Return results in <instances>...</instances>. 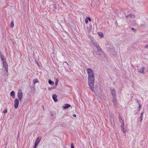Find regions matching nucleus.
<instances>
[{"instance_id":"nucleus-4","label":"nucleus","mask_w":148,"mask_h":148,"mask_svg":"<svg viewBox=\"0 0 148 148\" xmlns=\"http://www.w3.org/2000/svg\"><path fill=\"white\" fill-rule=\"evenodd\" d=\"M17 96L20 101H21L23 97V93H22V91L21 89H19L18 90Z\"/></svg>"},{"instance_id":"nucleus-17","label":"nucleus","mask_w":148,"mask_h":148,"mask_svg":"<svg viewBox=\"0 0 148 148\" xmlns=\"http://www.w3.org/2000/svg\"><path fill=\"white\" fill-rule=\"evenodd\" d=\"M143 112H142L141 114L140 115V121H142L143 120Z\"/></svg>"},{"instance_id":"nucleus-37","label":"nucleus","mask_w":148,"mask_h":148,"mask_svg":"<svg viewBox=\"0 0 148 148\" xmlns=\"http://www.w3.org/2000/svg\"><path fill=\"white\" fill-rule=\"evenodd\" d=\"M36 147L34 146L33 148H36Z\"/></svg>"},{"instance_id":"nucleus-2","label":"nucleus","mask_w":148,"mask_h":148,"mask_svg":"<svg viewBox=\"0 0 148 148\" xmlns=\"http://www.w3.org/2000/svg\"><path fill=\"white\" fill-rule=\"evenodd\" d=\"M92 43L93 45H94V46L96 47L97 50L98 51L101 52V55L100 54L99 55L100 56L99 57V58L101 60H104V58L105 57V55L102 51L101 49L99 47V44L96 42V41L95 40L92 41Z\"/></svg>"},{"instance_id":"nucleus-27","label":"nucleus","mask_w":148,"mask_h":148,"mask_svg":"<svg viewBox=\"0 0 148 148\" xmlns=\"http://www.w3.org/2000/svg\"><path fill=\"white\" fill-rule=\"evenodd\" d=\"M86 18L89 21H91V19L89 17H87Z\"/></svg>"},{"instance_id":"nucleus-39","label":"nucleus","mask_w":148,"mask_h":148,"mask_svg":"<svg viewBox=\"0 0 148 148\" xmlns=\"http://www.w3.org/2000/svg\"><path fill=\"white\" fill-rule=\"evenodd\" d=\"M37 64H38V62H37Z\"/></svg>"},{"instance_id":"nucleus-26","label":"nucleus","mask_w":148,"mask_h":148,"mask_svg":"<svg viewBox=\"0 0 148 148\" xmlns=\"http://www.w3.org/2000/svg\"><path fill=\"white\" fill-rule=\"evenodd\" d=\"M85 22L86 24H87L88 23V20L86 18L85 20Z\"/></svg>"},{"instance_id":"nucleus-35","label":"nucleus","mask_w":148,"mask_h":148,"mask_svg":"<svg viewBox=\"0 0 148 148\" xmlns=\"http://www.w3.org/2000/svg\"><path fill=\"white\" fill-rule=\"evenodd\" d=\"M43 3H44V4H45V2L44 1H43Z\"/></svg>"},{"instance_id":"nucleus-29","label":"nucleus","mask_w":148,"mask_h":148,"mask_svg":"<svg viewBox=\"0 0 148 148\" xmlns=\"http://www.w3.org/2000/svg\"><path fill=\"white\" fill-rule=\"evenodd\" d=\"M7 112V109L6 108L4 110V111L3 112H4V113H6Z\"/></svg>"},{"instance_id":"nucleus-6","label":"nucleus","mask_w":148,"mask_h":148,"mask_svg":"<svg viewBox=\"0 0 148 148\" xmlns=\"http://www.w3.org/2000/svg\"><path fill=\"white\" fill-rule=\"evenodd\" d=\"M112 101L114 103V106L115 107H117L118 104L116 102V97H113L112 99Z\"/></svg>"},{"instance_id":"nucleus-24","label":"nucleus","mask_w":148,"mask_h":148,"mask_svg":"<svg viewBox=\"0 0 148 148\" xmlns=\"http://www.w3.org/2000/svg\"><path fill=\"white\" fill-rule=\"evenodd\" d=\"M11 26L12 27H13L14 26V23L13 22H12L10 23Z\"/></svg>"},{"instance_id":"nucleus-16","label":"nucleus","mask_w":148,"mask_h":148,"mask_svg":"<svg viewBox=\"0 0 148 148\" xmlns=\"http://www.w3.org/2000/svg\"><path fill=\"white\" fill-rule=\"evenodd\" d=\"M48 83L49 84L52 85H53L54 84V83L53 82L51 81L50 79L49 80Z\"/></svg>"},{"instance_id":"nucleus-15","label":"nucleus","mask_w":148,"mask_h":148,"mask_svg":"<svg viewBox=\"0 0 148 148\" xmlns=\"http://www.w3.org/2000/svg\"><path fill=\"white\" fill-rule=\"evenodd\" d=\"M38 80L37 79H35L33 80V84H34L36 82H38Z\"/></svg>"},{"instance_id":"nucleus-28","label":"nucleus","mask_w":148,"mask_h":148,"mask_svg":"<svg viewBox=\"0 0 148 148\" xmlns=\"http://www.w3.org/2000/svg\"><path fill=\"white\" fill-rule=\"evenodd\" d=\"M71 148H75L73 143H72L71 144Z\"/></svg>"},{"instance_id":"nucleus-9","label":"nucleus","mask_w":148,"mask_h":148,"mask_svg":"<svg viewBox=\"0 0 148 148\" xmlns=\"http://www.w3.org/2000/svg\"><path fill=\"white\" fill-rule=\"evenodd\" d=\"M111 92L112 95L113 97H116V91L114 89H112L111 90Z\"/></svg>"},{"instance_id":"nucleus-30","label":"nucleus","mask_w":148,"mask_h":148,"mask_svg":"<svg viewBox=\"0 0 148 148\" xmlns=\"http://www.w3.org/2000/svg\"><path fill=\"white\" fill-rule=\"evenodd\" d=\"M145 48L148 49V45H146L145 47Z\"/></svg>"},{"instance_id":"nucleus-3","label":"nucleus","mask_w":148,"mask_h":148,"mask_svg":"<svg viewBox=\"0 0 148 148\" xmlns=\"http://www.w3.org/2000/svg\"><path fill=\"white\" fill-rule=\"evenodd\" d=\"M1 58V59L2 62L3 64V66L5 69L6 71L8 72V65L7 62L4 61V56L1 53L0 54Z\"/></svg>"},{"instance_id":"nucleus-7","label":"nucleus","mask_w":148,"mask_h":148,"mask_svg":"<svg viewBox=\"0 0 148 148\" xmlns=\"http://www.w3.org/2000/svg\"><path fill=\"white\" fill-rule=\"evenodd\" d=\"M110 121L112 125H114V118L112 115H111L110 116Z\"/></svg>"},{"instance_id":"nucleus-20","label":"nucleus","mask_w":148,"mask_h":148,"mask_svg":"<svg viewBox=\"0 0 148 148\" xmlns=\"http://www.w3.org/2000/svg\"><path fill=\"white\" fill-rule=\"evenodd\" d=\"M121 124V129L124 128L125 126V124L124 123H123Z\"/></svg>"},{"instance_id":"nucleus-36","label":"nucleus","mask_w":148,"mask_h":148,"mask_svg":"<svg viewBox=\"0 0 148 148\" xmlns=\"http://www.w3.org/2000/svg\"><path fill=\"white\" fill-rule=\"evenodd\" d=\"M42 108H43V109L44 110V106H42Z\"/></svg>"},{"instance_id":"nucleus-19","label":"nucleus","mask_w":148,"mask_h":148,"mask_svg":"<svg viewBox=\"0 0 148 148\" xmlns=\"http://www.w3.org/2000/svg\"><path fill=\"white\" fill-rule=\"evenodd\" d=\"M121 130L123 133H125L124 135L125 136V135H126L125 133H126V130L124 129V128H123L121 129Z\"/></svg>"},{"instance_id":"nucleus-10","label":"nucleus","mask_w":148,"mask_h":148,"mask_svg":"<svg viewBox=\"0 0 148 148\" xmlns=\"http://www.w3.org/2000/svg\"><path fill=\"white\" fill-rule=\"evenodd\" d=\"M145 69V68L144 67H143L142 68L138 70V72L140 73H144V71Z\"/></svg>"},{"instance_id":"nucleus-8","label":"nucleus","mask_w":148,"mask_h":148,"mask_svg":"<svg viewBox=\"0 0 148 148\" xmlns=\"http://www.w3.org/2000/svg\"><path fill=\"white\" fill-rule=\"evenodd\" d=\"M41 139V138L40 137H38L36 139L35 142V143L36 144L38 145V144L40 143V140Z\"/></svg>"},{"instance_id":"nucleus-38","label":"nucleus","mask_w":148,"mask_h":148,"mask_svg":"<svg viewBox=\"0 0 148 148\" xmlns=\"http://www.w3.org/2000/svg\"><path fill=\"white\" fill-rule=\"evenodd\" d=\"M134 29L133 28H132V30H133V29Z\"/></svg>"},{"instance_id":"nucleus-14","label":"nucleus","mask_w":148,"mask_h":148,"mask_svg":"<svg viewBox=\"0 0 148 148\" xmlns=\"http://www.w3.org/2000/svg\"><path fill=\"white\" fill-rule=\"evenodd\" d=\"M134 15L132 14H130L129 15H128V16H127L126 17V18H133L134 17Z\"/></svg>"},{"instance_id":"nucleus-5","label":"nucleus","mask_w":148,"mask_h":148,"mask_svg":"<svg viewBox=\"0 0 148 148\" xmlns=\"http://www.w3.org/2000/svg\"><path fill=\"white\" fill-rule=\"evenodd\" d=\"M19 101L17 98H15L14 100V107L15 108H17L18 105Z\"/></svg>"},{"instance_id":"nucleus-40","label":"nucleus","mask_w":148,"mask_h":148,"mask_svg":"<svg viewBox=\"0 0 148 148\" xmlns=\"http://www.w3.org/2000/svg\"><path fill=\"white\" fill-rule=\"evenodd\" d=\"M49 89L50 90V88H49Z\"/></svg>"},{"instance_id":"nucleus-12","label":"nucleus","mask_w":148,"mask_h":148,"mask_svg":"<svg viewBox=\"0 0 148 148\" xmlns=\"http://www.w3.org/2000/svg\"><path fill=\"white\" fill-rule=\"evenodd\" d=\"M71 106L70 104H66L64 106H63V107L64 109L68 108Z\"/></svg>"},{"instance_id":"nucleus-13","label":"nucleus","mask_w":148,"mask_h":148,"mask_svg":"<svg viewBox=\"0 0 148 148\" xmlns=\"http://www.w3.org/2000/svg\"><path fill=\"white\" fill-rule=\"evenodd\" d=\"M10 95L12 96L13 98H14L15 97V92L14 91H12L10 93Z\"/></svg>"},{"instance_id":"nucleus-34","label":"nucleus","mask_w":148,"mask_h":148,"mask_svg":"<svg viewBox=\"0 0 148 148\" xmlns=\"http://www.w3.org/2000/svg\"><path fill=\"white\" fill-rule=\"evenodd\" d=\"M65 62V63H67V64L68 65H69L68 64V63H67V62Z\"/></svg>"},{"instance_id":"nucleus-32","label":"nucleus","mask_w":148,"mask_h":148,"mask_svg":"<svg viewBox=\"0 0 148 148\" xmlns=\"http://www.w3.org/2000/svg\"><path fill=\"white\" fill-rule=\"evenodd\" d=\"M119 119H120V118L122 119L120 115H119Z\"/></svg>"},{"instance_id":"nucleus-31","label":"nucleus","mask_w":148,"mask_h":148,"mask_svg":"<svg viewBox=\"0 0 148 148\" xmlns=\"http://www.w3.org/2000/svg\"><path fill=\"white\" fill-rule=\"evenodd\" d=\"M73 117H76V115L75 114H73Z\"/></svg>"},{"instance_id":"nucleus-11","label":"nucleus","mask_w":148,"mask_h":148,"mask_svg":"<svg viewBox=\"0 0 148 148\" xmlns=\"http://www.w3.org/2000/svg\"><path fill=\"white\" fill-rule=\"evenodd\" d=\"M53 98L54 101L55 102H56L58 101V99L57 98V96L55 94L53 95Z\"/></svg>"},{"instance_id":"nucleus-25","label":"nucleus","mask_w":148,"mask_h":148,"mask_svg":"<svg viewBox=\"0 0 148 148\" xmlns=\"http://www.w3.org/2000/svg\"><path fill=\"white\" fill-rule=\"evenodd\" d=\"M141 107V104L140 103H139V107H138V108H139V110L140 109Z\"/></svg>"},{"instance_id":"nucleus-1","label":"nucleus","mask_w":148,"mask_h":148,"mask_svg":"<svg viewBox=\"0 0 148 148\" xmlns=\"http://www.w3.org/2000/svg\"><path fill=\"white\" fill-rule=\"evenodd\" d=\"M88 75V85L91 90L93 91V86L95 83L94 74L91 68L87 69Z\"/></svg>"},{"instance_id":"nucleus-21","label":"nucleus","mask_w":148,"mask_h":148,"mask_svg":"<svg viewBox=\"0 0 148 148\" xmlns=\"http://www.w3.org/2000/svg\"><path fill=\"white\" fill-rule=\"evenodd\" d=\"M53 7L54 8V9L56 10L57 9V6L56 5V4L55 3H54L53 5Z\"/></svg>"},{"instance_id":"nucleus-23","label":"nucleus","mask_w":148,"mask_h":148,"mask_svg":"<svg viewBox=\"0 0 148 148\" xmlns=\"http://www.w3.org/2000/svg\"><path fill=\"white\" fill-rule=\"evenodd\" d=\"M58 79H56V82H55V86H57L58 85Z\"/></svg>"},{"instance_id":"nucleus-22","label":"nucleus","mask_w":148,"mask_h":148,"mask_svg":"<svg viewBox=\"0 0 148 148\" xmlns=\"http://www.w3.org/2000/svg\"><path fill=\"white\" fill-rule=\"evenodd\" d=\"M119 120V121L121 123H124L122 119H120Z\"/></svg>"},{"instance_id":"nucleus-18","label":"nucleus","mask_w":148,"mask_h":148,"mask_svg":"<svg viewBox=\"0 0 148 148\" xmlns=\"http://www.w3.org/2000/svg\"><path fill=\"white\" fill-rule=\"evenodd\" d=\"M99 35L101 38H103V35L102 33L100 32L99 33Z\"/></svg>"},{"instance_id":"nucleus-33","label":"nucleus","mask_w":148,"mask_h":148,"mask_svg":"<svg viewBox=\"0 0 148 148\" xmlns=\"http://www.w3.org/2000/svg\"><path fill=\"white\" fill-rule=\"evenodd\" d=\"M38 145L37 144H36L35 143H34V146H35L36 147H37V145Z\"/></svg>"}]
</instances>
